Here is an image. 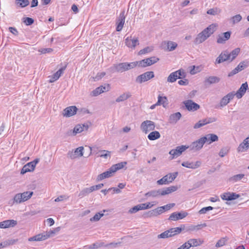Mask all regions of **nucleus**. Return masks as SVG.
Segmentation results:
<instances>
[{
	"mask_svg": "<svg viewBox=\"0 0 249 249\" xmlns=\"http://www.w3.org/2000/svg\"><path fill=\"white\" fill-rule=\"evenodd\" d=\"M213 209V207L211 206L204 207L199 211L198 213L201 214H204L206 213L208 211L212 210Z\"/></svg>",
	"mask_w": 249,
	"mask_h": 249,
	"instance_id": "nucleus-59",
	"label": "nucleus"
},
{
	"mask_svg": "<svg viewBox=\"0 0 249 249\" xmlns=\"http://www.w3.org/2000/svg\"><path fill=\"white\" fill-rule=\"evenodd\" d=\"M89 192L88 189V188H86L82 190L78 195V196L80 198H82L84 197L85 196H87L89 194Z\"/></svg>",
	"mask_w": 249,
	"mask_h": 249,
	"instance_id": "nucleus-57",
	"label": "nucleus"
},
{
	"mask_svg": "<svg viewBox=\"0 0 249 249\" xmlns=\"http://www.w3.org/2000/svg\"><path fill=\"white\" fill-rule=\"evenodd\" d=\"M153 50V47H147L144 48V49L141 50L139 52L138 54L139 55L145 54L147 53H150Z\"/></svg>",
	"mask_w": 249,
	"mask_h": 249,
	"instance_id": "nucleus-50",
	"label": "nucleus"
},
{
	"mask_svg": "<svg viewBox=\"0 0 249 249\" xmlns=\"http://www.w3.org/2000/svg\"><path fill=\"white\" fill-rule=\"evenodd\" d=\"M106 75L105 72H99L93 77L94 81H98L102 79Z\"/></svg>",
	"mask_w": 249,
	"mask_h": 249,
	"instance_id": "nucleus-62",
	"label": "nucleus"
},
{
	"mask_svg": "<svg viewBox=\"0 0 249 249\" xmlns=\"http://www.w3.org/2000/svg\"><path fill=\"white\" fill-rule=\"evenodd\" d=\"M83 150L84 147L80 146L76 148L74 151H69L68 153V157L72 160L81 157L83 156Z\"/></svg>",
	"mask_w": 249,
	"mask_h": 249,
	"instance_id": "nucleus-15",
	"label": "nucleus"
},
{
	"mask_svg": "<svg viewBox=\"0 0 249 249\" xmlns=\"http://www.w3.org/2000/svg\"><path fill=\"white\" fill-rule=\"evenodd\" d=\"M131 96V94L129 92H124L118 97L116 99L115 101L117 103L124 102L129 98Z\"/></svg>",
	"mask_w": 249,
	"mask_h": 249,
	"instance_id": "nucleus-32",
	"label": "nucleus"
},
{
	"mask_svg": "<svg viewBox=\"0 0 249 249\" xmlns=\"http://www.w3.org/2000/svg\"><path fill=\"white\" fill-rule=\"evenodd\" d=\"M220 81V78L217 76H210L205 78L204 81V84L208 87L211 84H216Z\"/></svg>",
	"mask_w": 249,
	"mask_h": 249,
	"instance_id": "nucleus-24",
	"label": "nucleus"
},
{
	"mask_svg": "<svg viewBox=\"0 0 249 249\" xmlns=\"http://www.w3.org/2000/svg\"><path fill=\"white\" fill-rule=\"evenodd\" d=\"M16 4L17 6L23 8L29 4L28 0H16Z\"/></svg>",
	"mask_w": 249,
	"mask_h": 249,
	"instance_id": "nucleus-43",
	"label": "nucleus"
},
{
	"mask_svg": "<svg viewBox=\"0 0 249 249\" xmlns=\"http://www.w3.org/2000/svg\"><path fill=\"white\" fill-rule=\"evenodd\" d=\"M111 167L107 171L99 175L97 178L98 181L102 180L105 178L112 177L115 172Z\"/></svg>",
	"mask_w": 249,
	"mask_h": 249,
	"instance_id": "nucleus-27",
	"label": "nucleus"
},
{
	"mask_svg": "<svg viewBox=\"0 0 249 249\" xmlns=\"http://www.w3.org/2000/svg\"><path fill=\"white\" fill-rule=\"evenodd\" d=\"M89 125L87 124H78L74 126L73 130H70L68 134L69 135L75 136L77 134L87 131Z\"/></svg>",
	"mask_w": 249,
	"mask_h": 249,
	"instance_id": "nucleus-10",
	"label": "nucleus"
},
{
	"mask_svg": "<svg viewBox=\"0 0 249 249\" xmlns=\"http://www.w3.org/2000/svg\"><path fill=\"white\" fill-rule=\"evenodd\" d=\"M231 32H226L225 33L219 34L217 36L216 42L218 44H224L226 41L230 39L231 37Z\"/></svg>",
	"mask_w": 249,
	"mask_h": 249,
	"instance_id": "nucleus-21",
	"label": "nucleus"
},
{
	"mask_svg": "<svg viewBox=\"0 0 249 249\" xmlns=\"http://www.w3.org/2000/svg\"><path fill=\"white\" fill-rule=\"evenodd\" d=\"M228 239L226 238V237H224L221 238L220 240H219L216 244H215V247L216 248H219L223 247L224 246L227 241Z\"/></svg>",
	"mask_w": 249,
	"mask_h": 249,
	"instance_id": "nucleus-51",
	"label": "nucleus"
},
{
	"mask_svg": "<svg viewBox=\"0 0 249 249\" xmlns=\"http://www.w3.org/2000/svg\"><path fill=\"white\" fill-rule=\"evenodd\" d=\"M137 66V63L135 62L127 63L123 62L118 64H115L110 67L108 71L111 73L123 72L125 71H128Z\"/></svg>",
	"mask_w": 249,
	"mask_h": 249,
	"instance_id": "nucleus-2",
	"label": "nucleus"
},
{
	"mask_svg": "<svg viewBox=\"0 0 249 249\" xmlns=\"http://www.w3.org/2000/svg\"><path fill=\"white\" fill-rule=\"evenodd\" d=\"M102 88H100V87L96 88L93 91H92L90 94V96L92 97L97 96L98 95L103 93V90H101Z\"/></svg>",
	"mask_w": 249,
	"mask_h": 249,
	"instance_id": "nucleus-49",
	"label": "nucleus"
},
{
	"mask_svg": "<svg viewBox=\"0 0 249 249\" xmlns=\"http://www.w3.org/2000/svg\"><path fill=\"white\" fill-rule=\"evenodd\" d=\"M124 13V11H123L122 12H121L119 15L118 18L117 19L116 31L118 32L121 31L124 27L125 18Z\"/></svg>",
	"mask_w": 249,
	"mask_h": 249,
	"instance_id": "nucleus-20",
	"label": "nucleus"
},
{
	"mask_svg": "<svg viewBox=\"0 0 249 249\" xmlns=\"http://www.w3.org/2000/svg\"><path fill=\"white\" fill-rule=\"evenodd\" d=\"M206 226L207 225L206 223L198 224L197 225L192 226L190 230L191 231H198Z\"/></svg>",
	"mask_w": 249,
	"mask_h": 249,
	"instance_id": "nucleus-53",
	"label": "nucleus"
},
{
	"mask_svg": "<svg viewBox=\"0 0 249 249\" xmlns=\"http://www.w3.org/2000/svg\"><path fill=\"white\" fill-rule=\"evenodd\" d=\"M104 215V213L100 212L96 213L94 216L90 218L91 222H96L99 221L100 218Z\"/></svg>",
	"mask_w": 249,
	"mask_h": 249,
	"instance_id": "nucleus-47",
	"label": "nucleus"
},
{
	"mask_svg": "<svg viewBox=\"0 0 249 249\" xmlns=\"http://www.w3.org/2000/svg\"><path fill=\"white\" fill-rule=\"evenodd\" d=\"M168 104V100L166 96H161L159 95L158 100L157 102V105H162L163 107H165V106Z\"/></svg>",
	"mask_w": 249,
	"mask_h": 249,
	"instance_id": "nucleus-37",
	"label": "nucleus"
},
{
	"mask_svg": "<svg viewBox=\"0 0 249 249\" xmlns=\"http://www.w3.org/2000/svg\"><path fill=\"white\" fill-rule=\"evenodd\" d=\"M126 164L127 162L126 161L121 162L112 165L111 167L113 169L112 170L116 172L117 170L123 168Z\"/></svg>",
	"mask_w": 249,
	"mask_h": 249,
	"instance_id": "nucleus-40",
	"label": "nucleus"
},
{
	"mask_svg": "<svg viewBox=\"0 0 249 249\" xmlns=\"http://www.w3.org/2000/svg\"><path fill=\"white\" fill-rule=\"evenodd\" d=\"M17 224V222L14 220H7L0 222V228L5 229L14 227Z\"/></svg>",
	"mask_w": 249,
	"mask_h": 249,
	"instance_id": "nucleus-30",
	"label": "nucleus"
},
{
	"mask_svg": "<svg viewBox=\"0 0 249 249\" xmlns=\"http://www.w3.org/2000/svg\"><path fill=\"white\" fill-rule=\"evenodd\" d=\"M186 76V73L183 70H179L171 73L167 77V82L173 83L178 79H182Z\"/></svg>",
	"mask_w": 249,
	"mask_h": 249,
	"instance_id": "nucleus-5",
	"label": "nucleus"
},
{
	"mask_svg": "<svg viewBox=\"0 0 249 249\" xmlns=\"http://www.w3.org/2000/svg\"><path fill=\"white\" fill-rule=\"evenodd\" d=\"M247 67V63H246L245 61H243L240 62L236 68L239 71H240L245 69Z\"/></svg>",
	"mask_w": 249,
	"mask_h": 249,
	"instance_id": "nucleus-56",
	"label": "nucleus"
},
{
	"mask_svg": "<svg viewBox=\"0 0 249 249\" xmlns=\"http://www.w3.org/2000/svg\"><path fill=\"white\" fill-rule=\"evenodd\" d=\"M206 125L205 121L204 119L201 120L199 121L197 123H196L194 126V128L197 129L199 128L204 125Z\"/></svg>",
	"mask_w": 249,
	"mask_h": 249,
	"instance_id": "nucleus-58",
	"label": "nucleus"
},
{
	"mask_svg": "<svg viewBox=\"0 0 249 249\" xmlns=\"http://www.w3.org/2000/svg\"><path fill=\"white\" fill-rule=\"evenodd\" d=\"M203 241L201 239H190L188 241V244L189 246H190V248L191 247H197L201 245L203 243Z\"/></svg>",
	"mask_w": 249,
	"mask_h": 249,
	"instance_id": "nucleus-33",
	"label": "nucleus"
},
{
	"mask_svg": "<svg viewBox=\"0 0 249 249\" xmlns=\"http://www.w3.org/2000/svg\"><path fill=\"white\" fill-rule=\"evenodd\" d=\"M39 160L38 159H36L34 160L25 164L21 170L20 174L23 175L27 172L33 171Z\"/></svg>",
	"mask_w": 249,
	"mask_h": 249,
	"instance_id": "nucleus-11",
	"label": "nucleus"
},
{
	"mask_svg": "<svg viewBox=\"0 0 249 249\" xmlns=\"http://www.w3.org/2000/svg\"><path fill=\"white\" fill-rule=\"evenodd\" d=\"M221 12V10L218 7H214L209 9L207 11V13L209 15L215 16L220 14Z\"/></svg>",
	"mask_w": 249,
	"mask_h": 249,
	"instance_id": "nucleus-41",
	"label": "nucleus"
},
{
	"mask_svg": "<svg viewBox=\"0 0 249 249\" xmlns=\"http://www.w3.org/2000/svg\"><path fill=\"white\" fill-rule=\"evenodd\" d=\"M178 187L175 186H172L162 189L151 190L145 194L146 197H157L160 196L168 195L176 191Z\"/></svg>",
	"mask_w": 249,
	"mask_h": 249,
	"instance_id": "nucleus-3",
	"label": "nucleus"
},
{
	"mask_svg": "<svg viewBox=\"0 0 249 249\" xmlns=\"http://www.w3.org/2000/svg\"><path fill=\"white\" fill-rule=\"evenodd\" d=\"M242 19V16L240 14H237L231 18V20L233 24L237 23Z\"/></svg>",
	"mask_w": 249,
	"mask_h": 249,
	"instance_id": "nucleus-52",
	"label": "nucleus"
},
{
	"mask_svg": "<svg viewBox=\"0 0 249 249\" xmlns=\"http://www.w3.org/2000/svg\"><path fill=\"white\" fill-rule=\"evenodd\" d=\"M206 124L215 122L216 121V118L214 117H209L204 119Z\"/></svg>",
	"mask_w": 249,
	"mask_h": 249,
	"instance_id": "nucleus-64",
	"label": "nucleus"
},
{
	"mask_svg": "<svg viewBox=\"0 0 249 249\" xmlns=\"http://www.w3.org/2000/svg\"><path fill=\"white\" fill-rule=\"evenodd\" d=\"M78 110L76 106H72L65 108L62 112V115L65 117H70L76 114Z\"/></svg>",
	"mask_w": 249,
	"mask_h": 249,
	"instance_id": "nucleus-18",
	"label": "nucleus"
},
{
	"mask_svg": "<svg viewBox=\"0 0 249 249\" xmlns=\"http://www.w3.org/2000/svg\"><path fill=\"white\" fill-rule=\"evenodd\" d=\"M181 117V114L179 112L172 114L169 117V122L170 124H176Z\"/></svg>",
	"mask_w": 249,
	"mask_h": 249,
	"instance_id": "nucleus-31",
	"label": "nucleus"
},
{
	"mask_svg": "<svg viewBox=\"0 0 249 249\" xmlns=\"http://www.w3.org/2000/svg\"><path fill=\"white\" fill-rule=\"evenodd\" d=\"M158 214L156 211V209L152 210L151 211H149L147 213V217H154V216H158Z\"/></svg>",
	"mask_w": 249,
	"mask_h": 249,
	"instance_id": "nucleus-63",
	"label": "nucleus"
},
{
	"mask_svg": "<svg viewBox=\"0 0 249 249\" xmlns=\"http://www.w3.org/2000/svg\"><path fill=\"white\" fill-rule=\"evenodd\" d=\"M23 21L26 25H30L34 23V20L32 18L28 17L24 18Z\"/></svg>",
	"mask_w": 249,
	"mask_h": 249,
	"instance_id": "nucleus-60",
	"label": "nucleus"
},
{
	"mask_svg": "<svg viewBox=\"0 0 249 249\" xmlns=\"http://www.w3.org/2000/svg\"><path fill=\"white\" fill-rule=\"evenodd\" d=\"M240 197V195L235 193L227 192L221 195V198L224 200H235Z\"/></svg>",
	"mask_w": 249,
	"mask_h": 249,
	"instance_id": "nucleus-22",
	"label": "nucleus"
},
{
	"mask_svg": "<svg viewBox=\"0 0 249 249\" xmlns=\"http://www.w3.org/2000/svg\"><path fill=\"white\" fill-rule=\"evenodd\" d=\"M240 52V49L239 48H236L232 50L231 53H229L230 61H232L234 59L236 56L238 55Z\"/></svg>",
	"mask_w": 249,
	"mask_h": 249,
	"instance_id": "nucleus-38",
	"label": "nucleus"
},
{
	"mask_svg": "<svg viewBox=\"0 0 249 249\" xmlns=\"http://www.w3.org/2000/svg\"><path fill=\"white\" fill-rule=\"evenodd\" d=\"M178 173L168 174L157 181L159 185L168 184L171 183L177 177Z\"/></svg>",
	"mask_w": 249,
	"mask_h": 249,
	"instance_id": "nucleus-8",
	"label": "nucleus"
},
{
	"mask_svg": "<svg viewBox=\"0 0 249 249\" xmlns=\"http://www.w3.org/2000/svg\"><path fill=\"white\" fill-rule=\"evenodd\" d=\"M188 148V146L181 145L177 146L175 149L171 150L169 152V154L172 156L171 159H174L180 156L183 152Z\"/></svg>",
	"mask_w": 249,
	"mask_h": 249,
	"instance_id": "nucleus-9",
	"label": "nucleus"
},
{
	"mask_svg": "<svg viewBox=\"0 0 249 249\" xmlns=\"http://www.w3.org/2000/svg\"><path fill=\"white\" fill-rule=\"evenodd\" d=\"M177 43L173 41H168L167 43V47L169 51L174 50L177 47Z\"/></svg>",
	"mask_w": 249,
	"mask_h": 249,
	"instance_id": "nucleus-46",
	"label": "nucleus"
},
{
	"mask_svg": "<svg viewBox=\"0 0 249 249\" xmlns=\"http://www.w3.org/2000/svg\"><path fill=\"white\" fill-rule=\"evenodd\" d=\"M159 60V59L156 56H152L148 58L144 59L141 61H136L137 66L138 65L141 67H146L151 66Z\"/></svg>",
	"mask_w": 249,
	"mask_h": 249,
	"instance_id": "nucleus-6",
	"label": "nucleus"
},
{
	"mask_svg": "<svg viewBox=\"0 0 249 249\" xmlns=\"http://www.w3.org/2000/svg\"><path fill=\"white\" fill-rule=\"evenodd\" d=\"M249 148V145L245 142V140L241 143L237 148V151L239 152H243L247 151Z\"/></svg>",
	"mask_w": 249,
	"mask_h": 249,
	"instance_id": "nucleus-39",
	"label": "nucleus"
},
{
	"mask_svg": "<svg viewBox=\"0 0 249 249\" xmlns=\"http://www.w3.org/2000/svg\"><path fill=\"white\" fill-rule=\"evenodd\" d=\"M201 165V161L197 160L195 162L184 161L181 163V165L188 168L195 169L199 167Z\"/></svg>",
	"mask_w": 249,
	"mask_h": 249,
	"instance_id": "nucleus-26",
	"label": "nucleus"
},
{
	"mask_svg": "<svg viewBox=\"0 0 249 249\" xmlns=\"http://www.w3.org/2000/svg\"><path fill=\"white\" fill-rule=\"evenodd\" d=\"M248 89V84L247 82H245L242 84L240 88L239 89L236 91V93L234 92V96L236 97L238 99L241 98L243 95L245 94L246 90Z\"/></svg>",
	"mask_w": 249,
	"mask_h": 249,
	"instance_id": "nucleus-23",
	"label": "nucleus"
},
{
	"mask_svg": "<svg viewBox=\"0 0 249 249\" xmlns=\"http://www.w3.org/2000/svg\"><path fill=\"white\" fill-rule=\"evenodd\" d=\"M38 241H41L46 240L49 238V234H46L45 232H43L40 234H37Z\"/></svg>",
	"mask_w": 249,
	"mask_h": 249,
	"instance_id": "nucleus-54",
	"label": "nucleus"
},
{
	"mask_svg": "<svg viewBox=\"0 0 249 249\" xmlns=\"http://www.w3.org/2000/svg\"><path fill=\"white\" fill-rule=\"evenodd\" d=\"M188 213L185 211L181 212H174L172 213L168 218L169 220L177 221L182 219L188 215Z\"/></svg>",
	"mask_w": 249,
	"mask_h": 249,
	"instance_id": "nucleus-17",
	"label": "nucleus"
},
{
	"mask_svg": "<svg viewBox=\"0 0 249 249\" xmlns=\"http://www.w3.org/2000/svg\"><path fill=\"white\" fill-rule=\"evenodd\" d=\"M186 109L190 111H195L198 110L200 108V106L191 100H188L183 102Z\"/></svg>",
	"mask_w": 249,
	"mask_h": 249,
	"instance_id": "nucleus-19",
	"label": "nucleus"
},
{
	"mask_svg": "<svg viewBox=\"0 0 249 249\" xmlns=\"http://www.w3.org/2000/svg\"><path fill=\"white\" fill-rule=\"evenodd\" d=\"M229 150L230 148L228 147H224L222 148L219 152V156L221 158L224 157L228 154Z\"/></svg>",
	"mask_w": 249,
	"mask_h": 249,
	"instance_id": "nucleus-48",
	"label": "nucleus"
},
{
	"mask_svg": "<svg viewBox=\"0 0 249 249\" xmlns=\"http://www.w3.org/2000/svg\"><path fill=\"white\" fill-rule=\"evenodd\" d=\"M147 137L149 140L154 141L159 139L160 137V134L157 131H152L148 134Z\"/></svg>",
	"mask_w": 249,
	"mask_h": 249,
	"instance_id": "nucleus-35",
	"label": "nucleus"
},
{
	"mask_svg": "<svg viewBox=\"0 0 249 249\" xmlns=\"http://www.w3.org/2000/svg\"><path fill=\"white\" fill-rule=\"evenodd\" d=\"M107 247V245H105L103 242H96L88 247L89 249H96L101 247Z\"/></svg>",
	"mask_w": 249,
	"mask_h": 249,
	"instance_id": "nucleus-45",
	"label": "nucleus"
},
{
	"mask_svg": "<svg viewBox=\"0 0 249 249\" xmlns=\"http://www.w3.org/2000/svg\"><path fill=\"white\" fill-rule=\"evenodd\" d=\"M204 143L207 142L211 144L212 142L217 141L218 140V136L214 134H208L205 136L201 137Z\"/></svg>",
	"mask_w": 249,
	"mask_h": 249,
	"instance_id": "nucleus-25",
	"label": "nucleus"
},
{
	"mask_svg": "<svg viewBox=\"0 0 249 249\" xmlns=\"http://www.w3.org/2000/svg\"><path fill=\"white\" fill-rule=\"evenodd\" d=\"M125 45L132 49H135L136 47L139 45V40L138 37H132L131 36L127 37L124 40Z\"/></svg>",
	"mask_w": 249,
	"mask_h": 249,
	"instance_id": "nucleus-13",
	"label": "nucleus"
},
{
	"mask_svg": "<svg viewBox=\"0 0 249 249\" xmlns=\"http://www.w3.org/2000/svg\"><path fill=\"white\" fill-rule=\"evenodd\" d=\"M230 61L229 53L227 51L222 52L217 57L215 63L220 64L226 61Z\"/></svg>",
	"mask_w": 249,
	"mask_h": 249,
	"instance_id": "nucleus-28",
	"label": "nucleus"
},
{
	"mask_svg": "<svg viewBox=\"0 0 249 249\" xmlns=\"http://www.w3.org/2000/svg\"><path fill=\"white\" fill-rule=\"evenodd\" d=\"M33 192L26 191L16 194L13 198V202L20 204L29 200L33 196Z\"/></svg>",
	"mask_w": 249,
	"mask_h": 249,
	"instance_id": "nucleus-4",
	"label": "nucleus"
},
{
	"mask_svg": "<svg viewBox=\"0 0 249 249\" xmlns=\"http://www.w3.org/2000/svg\"><path fill=\"white\" fill-rule=\"evenodd\" d=\"M204 142L201 138L193 142L190 145H188L191 151L196 152L199 151L203 146Z\"/></svg>",
	"mask_w": 249,
	"mask_h": 249,
	"instance_id": "nucleus-14",
	"label": "nucleus"
},
{
	"mask_svg": "<svg viewBox=\"0 0 249 249\" xmlns=\"http://www.w3.org/2000/svg\"><path fill=\"white\" fill-rule=\"evenodd\" d=\"M96 154H99L98 157L106 159H107L108 158H110L111 156V152L105 150H100L98 152L96 153Z\"/></svg>",
	"mask_w": 249,
	"mask_h": 249,
	"instance_id": "nucleus-36",
	"label": "nucleus"
},
{
	"mask_svg": "<svg viewBox=\"0 0 249 249\" xmlns=\"http://www.w3.org/2000/svg\"><path fill=\"white\" fill-rule=\"evenodd\" d=\"M157 237L158 239H165L169 237H171L169 232H168V230L162 232L161 233L159 234L157 236Z\"/></svg>",
	"mask_w": 249,
	"mask_h": 249,
	"instance_id": "nucleus-55",
	"label": "nucleus"
},
{
	"mask_svg": "<svg viewBox=\"0 0 249 249\" xmlns=\"http://www.w3.org/2000/svg\"><path fill=\"white\" fill-rule=\"evenodd\" d=\"M234 97V92H229L227 95L223 97L219 102V106L220 107H224L227 106Z\"/></svg>",
	"mask_w": 249,
	"mask_h": 249,
	"instance_id": "nucleus-16",
	"label": "nucleus"
},
{
	"mask_svg": "<svg viewBox=\"0 0 249 249\" xmlns=\"http://www.w3.org/2000/svg\"><path fill=\"white\" fill-rule=\"evenodd\" d=\"M216 30V26L214 24L210 25L206 28L197 35L194 43L196 45L201 44L207 40Z\"/></svg>",
	"mask_w": 249,
	"mask_h": 249,
	"instance_id": "nucleus-1",
	"label": "nucleus"
},
{
	"mask_svg": "<svg viewBox=\"0 0 249 249\" xmlns=\"http://www.w3.org/2000/svg\"><path fill=\"white\" fill-rule=\"evenodd\" d=\"M69 198V196L66 195H61L54 199L55 202H60L66 200Z\"/></svg>",
	"mask_w": 249,
	"mask_h": 249,
	"instance_id": "nucleus-61",
	"label": "nucleus"
},
{
	"mask_svg": "<svg viewBox=\"0 0 249 249\" xmlns=\"http://www.w3.org/2000/svg\"><path fill=\"white\" fill-rule=\"evenodd\" d=\"M18 240L17 239H8L1 243L3 248H6L8 246L13 245L17 242Z\"/></svg>",
	"mask_w": 249,
	"mask_h": 249,
	"instance_id": "nucleus-42",
	"label": "nucleus"
},
{
	"mask_svg": "<svg viewBox=\"0 0 249 249\" xmlns=\"http://www.w3.org/2000/svg\"><path fill=\"white\" fill-rule=\"evenodd\" d=\"M245 176L244 174H240L234 175L231 177L229 179L230 181H232L233 182H237L240 180H241Z\"/></svg>",
	"mask_w": 249,
	"mask_h": 249,
	"instance_id": "nucleus-44",
	"label": "nucleus"
},
{
	"mask_svg": "<svg viewBox=\"0 0 249 249\" xmlns=\"http://www.w3.org/2000/svg\"><path fill=\"white\" fill-rule=\"evenodd\" d=\"M66 69V66L62 67L58 71H57L55 73H54L52 76H50L49 82V83H53L54 81H56L61 76V75L64 72Z\"/></svg>",
	"mask_w": 249,
	"mask_h": 249,
	"instance_id": "nucleus-29",
	"label": "nucleus"
},
{
	"mask_svg": "<svg viewBox=\"0 0 249 249\" xmlns=\"http://www.w3.org/2000/svg\"><path fill=\"white\" fill-rule=\"evenodd\" d=\"M154 77V73L153 71H147L137 76L136 82L141 84L152 79Z\"/></svg>",
	"mask_w": 249,
	"mask_h": 249,
	"instance_id": "nucleus-12",
	"label": "nucleus"
},
{
	"mask_svg": "<svg viewBox=\"0 0 249 249\" xmlns=\"http://www.w3.org/2000/svg\"><path fill=\"white\" fill-rule=\"evenodd\" d=\"M155 128V123L150 120L143 121L140 125L141 130L145 134L150 131L154 130Z\"/></svg>",
	"mask_w": 249,
	"mask_h": 249,
	"instance_id": "nucleus-7",
	"label": "nucleus"
},
{
	"mask_svg": "<svg viewBox=\"0 0 249 249\" xmlns=\"http://www.w3.org/2000/svg\"><path fill=\"white\" fill-rule=\"evenodd\" d=\"M183 227H184V225H183ZM183 230L184 228L176 227L174 228H171L169 230H168V231L169 232L170 236L172 237L175 235L179 234Z\"/></svg>",
	"mask_w": 249,
	"mask_h": 249,
	"instance_id": "nucleus-34",
	"label": "nucleus"
}]
</instances>
